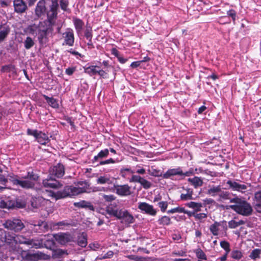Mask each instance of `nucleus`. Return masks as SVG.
<instances>
[{"mask_svg": "<svg viewBox=\"0 0 261 261\" xmlns=\"http://www.w3.org/2000/svg\"><path fill=\"white\" fill-rule=\"evenodd\" d=\"M227 184L228 185L230 188L233 190L238 191L241 192H244L247 189V187L245 185L240 184L236 181H232L228 180L227 182Z\"/></svg>", "mask_w": 261, "mask_h": 261, "instance_id": "obj_22", "label": "nucleus"}, {"mask_svg": "<svg viewBox=\"0 0 261 261\" xmlns=\"http://www.w3.org/2000/svg\"><path fill=\"white\" fill-rule=\"evenodd\" d=\"M221 188L220 186H213L209 189L207 193L212 196H215L220 192Z\"/></svg>", "mask_w": 261, "mask_h": 261, "instance_id": "obj_34", "label": "nucleus"}, {"mask_svg": "<svg viewBox=\"0 0 261 261\" xmlns=\"http://www.w3.org/2000/svg\"><path fill=\"white\" fill-rule=\"evenodd\" d=\"M66 253V252L65 250H63L61 249H57L54 251L53 256H55L56 257H60Z\"/></svg>", "mask_w": 261, "mask_h": 261, "instance_id": "obj_48", "label": "nucleus"}, {"mask_svg": "<svg viewBox=\"0 0 261 261\" xmlns=\"http://www.w3.org/2000/svg\"><path fill=\"white\" fill-rule=\"evenodd\" d=\"M197 257L199 259L206 260L207 257L205 253L200 248L196 249L194 251Z\"/></svg>", "mask_w": 261, "mask_h": 261, "instance_id": "obj_35", "label": "nucleus"}, {"mask_svg": "<svg viewBox=\"0 0 261 261\" xmlns=\"http://www.w3.org/2000/svg\"><path fill=\"white\" fill-rule=\"evenodd\" d=\"M24 45L25 48L29 49L34 46V42L31 37H28L24 41Z\"/></svg>", "mask_w": 261, "mask_h": 261, "instance_id": "obj_40", "label": "nucleus"}, {"mask_svg": "<svg viewBox=\"0 0 261 261\" xmlns=\"http://www.w3.org/2000/svg\"><path fill=\"white\" fill-rule=\"evenodd\" d=\"M60 7L61 9L64 11H66L68 5V0H60Z\"/></svg>", "mask_w": 261, "mask_h": 261, "instance_id": "obj_51", "label": "nucleus"}, {"mask_svg": "<svg viewBox=\"0 0 261 261\" xmlns=\"http://www.w3.org/2000/svg\"><path fill=\"white\" fill-rule=\"evenodd\" d=\"M115 163V162L113 159H108V160L104 161H101L100 162V165H103L105 164H110V163L113 164Z\"/></svg>", "mask_w": 261, "mask_h": 261, "instance_id": "obj_62", "label": "nucleus"}, {"mask_svg": "<svg viewBox=\"0 0 261 261\" xmlns=\"http://www.w3.org/2000/svg\"><path fill=\"white\" fill-rule=\"evenodd\" d=\"M29 244L28 246L36 249L40 248L43 247V242L42 239H33L29 240Z\"/></svg>", "mask_w": 261, "mask_h": 261, "instance_id": "obj_25", "label": "nucleus"}, {"mask_svg": "<svg viewBox=\"0 0 261 261\" xmlns=\"http://www.w3.org/2000/svg\"><path fill=\"white\" fill-rule=\"evenodd\" d=\"M49 202L42 197L32 198L31 200V205L34 208H38L45 203Z\"/></svg>", "mask_w": 261, "mask_h": 261, "instance_id": "obj_24", "label": "nucleus"}, {"mask_svg": "<svg viewBox=\"0 0 261 261\" xmlns=\"http://www.w3.org/2000/svg\"><path fill=\"white\" fill-rule=\"evenodd\" d=\"M29 239L25 237L16 234H11L9 232L6 234L5 242L8 246L10 251L16 253L21 252L22 258L28 261H37L42 257L41 252L30 253L25 251H21L19 244H24L28 246Z\"/></svg>", "mask_w": 261, "mask_h": 261, "instance_id": "obj_1", "label": "nucleus"}, {"mask_svg": "<svg viewBox=\"0 0 261 261\" xmlns=\"http://www.w3.org/2000/svg\"><path fill=\"white\" fill-rule=\"evenodd\" d=\"M230 201L234 203V204L230 205L229 207L238 214L244 216H248L252 214V207L251 204L246 200L236 198L231 200Z\"/></svg>", "mask_w": 261, "mask_h": 261, "instance_id": "obj_2", "label": "nucleus"}, {"mask_svg": "<svg viewBox=\"0 0 261 261\" xmlns=\"http://www.w3.org/2000/svg\"><path fill=\"white\" fill-rule=\"evenodd\" d=\"M125 171L129 172L133 174L131 178L129 179L130 182H137L140 184V185L145 189H148L151 188L152 184L149 181L147 180L144 177L137 174H134L135 171L132 170L129 168H124L121 170V174H123Z\"/></svg>", "mask_w": 261, "mask_h": 261, "instance_id": "obj_6", "label": "nucleus"}, {"mask_svg": "<svg viewBox=\"0 0 261 261\" xmlns=\"http://www.w3.org/2000/svg\"><path fill=\"white\" fill-rule=\"evenodd\" d=\"M58 8V0H51L49 10L46 12L47 19L50 23H51L52 21L57 17Z\"/></svg>", "mask_w": 261, "mask_h": 261, "instance_id": "obj_9", "label": "nucleus"}, {"mask_svg": "<svg viewBox=\"0 0 261 261\" xmlns=\"http://www.w3.org/2000/svg\"><path fill=\"white\" fill-rule=\"evenodd\" d=\"M118 202H114L110 204L106 207V212L107 213L114 217H115L117 218L118 216L121 212L122 209H119L118 207Z\"/></svg>", "mask_w": 261, "mask_h": 261, "instance_id": "obj_15", "label": "nucleus"}, {"mask_svg": "<svg viewBox=\"0 0 261 261\" xmlns=\"http://www.w3.org/2000/svg\"><path fill=\"white\" fill-rule=\"evenodd\" d=\"M11 3V1L10 0H1L0 1V5L3 7H7L10 6Z\"/></svg>", "mask_w": 261, "mask_h": 261, "instance_id": "obj_58", "label": "nucleus"}, {"mask_svg": "<svg viewBox=\"0 0 261 261\" xmlns=\"http://www.w3.org/2000/svg\"><path fill=\"white\" fill-rule=\"evenodd\" d=\"M103 197L106 201H112L115 199V197L113 195H103Z\"/></svg>", "mask_w": 261, "mask_h": 261, "instance_id": "obj_60", "label": "nucleus"}, {"mask_svg": "<svg viewBox=\"0 0 261 261\" xmlns=\"http://www.w3.org/2000/svg\"><path fill=\"white\" fill-rule=\"evenodd\" d=\"M242 253L241 251L235 250H233L231 253V256L232 258L239 260L242 257Z\"/></svg>", "mask_w": 261, "mask_h": 261, "instance_id": "obj_43", "label": "nucleus"}, {"mask_svg": "<svg viewBox=\"0 0 261 261\" xmlns=\"http://www.w3.org/2000/svg\"><path fill=\"white\" fill-rule=\"evenodd\" d=\"M98 68H99L98 66L91 65L88 67L85 68L84 71L86 73L88 74L90 76H92L97 73Z\"/></svg>", "mask_w": 261, "mask_h": 261, "instance_id": "obj_30", "label": "nucleus"}, {"mask_svg": "<svg viewBox=\"0 0 261 261\" xmlns=\"http://www.w3.org/2000/svg\"><path fill=\"white\" fill-rule=\"evenodd\" d=\"M27 134L29 135L34 136L37 141L41 144L45 145L49 141V138L48 136L45 133H42L41 131H38L37 130H32L31 129H28Z\"/></svg>", "mask_w": 261, "mask_h": 261, "instance_id": "obj_7", "label": "nucleus"}, {"mask_svg": "<svg viewBox=\"0 0 261 261\" xmlns=\"http://www.w3.org/2000/svg\"><path fill=\"white\" fill-rule=\"evenodd\" d=\"M75 70L76 68L75 67H71L66 69L65 73L68 75H71Z\"/></svg>", "mask_w": 261, "mask_h": 261, "instance_id": "obj_56", "label": "nucleus"}, {"mask_svg": "<svg viewBox=\"0 0 261 261\" xmlns=\"http://www.w3.org/2000/svg\"><path fill=\"white\" fill-rule=\"evenodd\" d=\"M42 27H43V22H40L38 25L34 24L29 25L27 29V32L30 35L36 36Z\"/></svg>", "mask_w": 261, "mask_h": 261, "instance_id": "obj_23", "label": "nucleus"}, {"mask_svg": "<svg viewBox=\"0 0 261 261\" xmlns=\"http://www.w3.org/2000/svg\"><path fill=\"white\" fill-rule=\"evenodd\" d=\"M96 182L97 184L104 185V184H112L113 181L110 177L108 175H105L103 176H100L96 179Z\"/></svg>", "mask_w": 261, "mask_h": 261, "instance_id": "obj_27", "label": "nucleus"}, {"mask_svg": "<svg viewBox=\"0 0 261 261\" xmlns=\"http://www.w3.org/2000/svg\"><path fill=\"white\" fill-rule=\"evenodd\" d=\"M245 223L243 220H240L236 221L234 220H232L228 222V226L229 228L233 229L238 227V226L243 225Z\"/></svg>", "mask_w": 261, "mask_h": 261, "instance_id": "obj_33", "label": "nucleus"}, {"mask_svg": "<svg viewBox=\"0 0 261 261\" xmlns=\"http://www.w3.org/2000/svg\"><path fill=\"white\" fill-rule=\"evenodd\" d=\"M227 15L232 17L233 20H235L236 13L234 10H231L227 12Z\"/></svg>", "mask_w": 261, "mask_h": 261, "instance_id": "obj_63", "label": "nucleus"}, {"mask_svg": "<svg viewBox=\"0 0 261 261\" xmlns=\"http://www.w3.org/2000/svg\"><path fill=\"white\" fill-rule=\"evenodd\" d=\"M97 74L102 78H107L108 75L107 73L105 71L100 69V68H98Z\"/></svg>", "mask_w": 261, "mask_h": 261, "instance_id": "obj_57", "label": "nucleus"}, {"mask_svg": "<svg viewBox=\"0 0 261 261\" xmlns=\"http://www.w3.org/2000/svg\"><path fill=\"white\" fill-rule=\"evenodd\" d=\"M261 254V250L259 249H255L252 251L249 255V257L252 259H256L260 257Z\"/></svg>", "mask_w": 261, "mask_h": 261, "instance_id": "obj_38", "label": "nucleus"}, {"mask_svg": "<svg viewBox=\"0 0 261 261\" xmlns=\"http://www.w3.org/2000/svg\"><path fill=\"white\" fill-rule=\"evenodd\" d=\"M64 42L63 45L66 44L69 46H72L74 42V37L73 31L70 28L66 30L65 32L62 34Z\"/></svg>", "mask_w": 261, "mask_h": 261, "instance_id": "obj_11", "label": "nucleus"}, {"mask_svg": "<svg viewBox=\"0 0 261 261\" xmlns=\"http://www.w3.org/2000/svg\"><path fill=\"white\" fill-rule=\"evenodd\" d=\"M73 23L77 33H81L84 25L83 21L80 19L75 18L73 20Z\"/></svg>", "mask_w": 261, "mask_h": 261, "instance_id": "obj_32", "label": "nucleus"}, {"mask_svg": "<svg viewBox=\"0 0 261 261\" xmlns=\"http://www.w3.org/2000/svg\"><path fill=\"white\" fill-rule=\"evenodd\" d=\"M138 208L142 212L152 216H154L156 214V211L153 208V206L146 202L139 203Z\"/></svg>", "mask_w": 261, "mask_h": 261, "instance_id": "obj_14", "label": "nucleus"}, {"mask_svg": "<svg viewBox=\"0 0 261 261\" xmlns=\"http://www.w3.org/2000/svg\"><path fill=\"white\" fill-rule=\"evenodd\" d=\"M188 181L190 182L195 188L202 186L203 184L202 179L198 176H195L193 178H189L188 179Z\"/></svg>", "mask_w": 261, "mask_h": 261, "instance_id": "obj_26", "label": "nucleus"}, {"mask_svg": "<svg viewBox=\"0 0 261 261\" xmlns=\"http://www.w3.org/2000/svg\"><path fill=\"white\" fill-rule=\"evenodd\" d=\"M46 12V7L45 0L39 1L36 7L35 14L38 17H40Z\"/></svg>", "mask_w": 261, "mask_h": 261, "instance_id": "obj_20", "label": "nucleus"}, {"mask_svg": "<svg viewBox=\"0 0 261 261\" xmlns=\"http://www.w3.org/2000/svg\"><path fill=\"white\" fill-rule=\"evenodd\" d=\"M74 205L80 207H89L90 209L93 207L90 202L84 200L74 203Z\"/></svg>", "mask_w": 261, "mask_h": 261, "instance_id": "obj_39", "label": "nucleus"}, {"mask_svg": "<svg viewBox=\"0 0 261 261\" xmlns=\"http://www.w3.org/2000/svg\"><path fill=\"white\" fill-rule=\"evenodd\" d=\"M136 168L137 170L136 171H135V173L136 172L139 174H144L145 173V169L144 168L138 166H137Z\"/></svg>", "mask_w": 261, "mask_h": 261, "instance_id": "obj_61", "label": "nucleus"}, {"mask_svg": "<svg viewBox=\"0 0 261 261\" xmlns=\"http://www.w3.org/2000/svg\"><path fill=\"white\" fill-rule=\"evenodd\" d=\"M37 225L40 227V229L43 231H47L48 229V226L45 222H39Z\"/></svg>", "mask_w": 261, "mask_h": 261, "instance_id": "obj_49", "label": "nucleus"}, {"mask_svg": "<svg viewBox=\"0 0 261 261\" xmlns=\"http://www.w3.org/2000/svg\"><path fill=\"white\" fill-rule=\"evenodd\" d=\"M206 213H195L194 218L195 220L202 221L207 217V211L205 209Z\"/></svg>", "mask_w": 261, "mask_h": 261, "instance_id": "obj_37", "label": "nucleus"}, {"mask_svg": "<svg viewBox=\"0 0 261 261\" xmlns=\"http://www.w3.org/2000/svg\"><path fill=\"white\" fill-rule=\"evenodd\" d=\"M42 184L45 188L53 189H58L62 186V184L56 180L54 177L49 175L47 178L43 180Z\"/></svg>", "mask_w": 261, "mask_h": 261, "instance_id": "obj_12", "label": "nucleus"}, {"mask_svg": "<svg viewBox=\"0 0 261 261\" xmlns=\"http://www.w3.org/2000/svg\"><path fill=\"white\" fill-rule=\"evenodd\" d=\"M46 33V28L43 27L40 28V30L38 32V34L39 35L38 38L39 39H42L44 37H45Z\"/></svg>", "mask_w": 261, "mask_h": 261, "instance_id": "obj_47", "label": "nucleus"}, {"mask_svg": "<svg viewBox=\"0 0 261 261\" xmlns=\"http://www.w3.org/2000/svg\"><path fill=\"white\" fill-rule=\"evenodd\" d=\"M220 246L226 251V254H228L230 251V245L229 243L225 241H221L220 242Z\"/></svg>", "mask_w": 261, "mask_h": 261, "instance_id": "obj_44", "label": "nucleus"}, {"mask_svg": "<svg viewBox=\"0 0 261 261\" xmlns=\"http://www.w3.org/2000/svg\"><path fill=\"white\" fill-rule=\"evenodd\" d=\"M114 255V253L112 251H109L106 254H105L103 256L99 257L98 258L100 259H105V258H110L113 257Z\"/></svg>", "mask_w": 261, "mask_h": 261, "instance_id": "obj_54", "label": "nucleus"}, {"mask_svg": "<svg viewBox=\"0 0 261 261\" xmlns=\"http://www.w3.org/2000/svg\"><path fill=\"white\" fill-rule=\"evenodd\" d=\"M44 97L48 103L53 108L58 107V103L56 99L54 98L49 97L47 96H44Z\"/></svg>", "mask_w": 261, "mask_h": 261, "instance_id": "obj_41", "label": "nucleus"}, {"mask_svg": "<svg viewBox=\"0 0 261 261\" xmlns=\"http://www.w3.org/2000/svg\"><path fill=\"white\" fill-rule=\"evenodd\" d=\"M109 150L108 149H105L104 150H101L97 155L94 157V160L96 161L98 159H102L103 158L107 157L109 154Z\"/></svg>", "mask_w": 261, "mask_h": 261, "instance_id": "obj_36", "label": "nucleus"}, {"mask_svg": "<svg viewBox=\"0 0 261 261\" xmlns=\"http://www.w3.org/2000/svg\"><path fill=\"white\" fill-rule=\"evenodd\" d=\"M218 195L221 198H222L223 199H228L229 196V194L228 192L222 191L221 190L220 191V192H219Z\"/></svg>", "mask_w": 261, "mask_h": 261, "instance_id": "obj_59", "label": "nucleus"}, {"mask_svg": "<svg viewBox=\"0 0 261 261\" xmlns=\"http://www.w3.org/2000/svg\"><path fill=\"white\" fill-rule=\"evenodd\" d=\"M182 212H184V208L180 206H178L171 210H168L167 213L168 214H173V213H181Z\"/></svg>", "mask_w": 261, "mask_h": 261, "instance_id": "obj_46", "label": "nucleus"}, {"mask_svg": "<svg viewBox=\"0 0 261 261\" xmlns=\"http://www.w3.org/2000/svg\"><path fill=\"white\" fill-rule=\"evenodd\" d=\"M183 172L180 167L168 169L163 175L164 178H169L175 175H181Z\"/></svg>", "mask_w": 261, "mask_h": 261, "instance_id": "obj_19", "label": "nucleus"}, {"mask_svg": "<svg viewBox=\"0 0 261 261\" xmlns=\"http://www.w3.org/2000/svg\"><path fill=\"white\" fill-rule=\"evenodd\" d=\"M148 172L150 175L153 176L159 177L161 176V174H160V172L156 169H149Z\"/></svg>", "mask_w": 261, "mask_h": 261, "instance_id": "obj_53", "label": "nucleus"}, {"mask_svg": "<svg viewBox=\"0 0 261 261\" xmlns=\"http://www.w3.org/2000/svg\"><path fill=\"white\" fill-rule=\"evenodd\" d=\"M187 193L186 194L182 193L180 195V199L182 200H189L193 199V190L190 188L186 189Z\"/></svg>", "mask_w": 261, "mask_h": 261, "instance_id": "obj_31", "label": "nucleus"}, {"mask_svg": "<svg viewBox=\"0 0 261 261\" xmlns=\"http://www.w3.org/2000/svg\"><path fill=\"white\" fill-rule=\"evenodd\" d=\"M121 220V222L126 225H129L133 223L135 221V218L127 210H122L120 214L117 217Z\"/></svg>", "mask_w": 261, "mask_h": 261, "instance_id": "obj_8", "label": "nucleus"}, {"mask_svg": "<svg viewBox=\"0 0 261 261\" xmlns=\"http://www.w3.org/2000/svg\"><path fill=\"white\" fill-rule=\"evenodd\" d=\"M7 182V179L3 175L0 174V190L5 188L4 186H5Z\"/></svg>", "mask_w": 261, "mask_h": 261, "instance_id": "obj_52", "label": "nucleus"}, {"mask_svg": "<svg viewBox=\"0 0 261 261\" xmlns=\"http://www.w3.org/2000/svg\"><path fill=\"white\" fill-rule=\"evenodd\" d=\"M253 200L254 209L258 213H261V191L255 193Z\"/></svg>", "mask_w": 261, "mask_h": 261, "instance_id": "obj_21", "label": "nucleus"}, {"mask_svg": "<svg viewBox=\"0 0 261 261\" xmlns=\"http://www.w3.org/2000/svg\"><path fill=\"white\" fill-rule=\"evenodd\" d=\"M158 204L161 211L162 212H165L168 206V202L167 201H161Z\"/></svg>", "mask_w": 261, "mask_h": 261, "instance_id": "obj_50", "label": "nucleus"}, {"mask_svg": "<svg viewBox=\"0 0 261 261\" xmlns=\"http://www.w3.org/2000/svg\"><path fill=\"white\" fill-rule=\"evenodd\" d=\"M3 225L5 228L15 232H20L25 227L21 220L16 218H13L6 220Z\"/></svg>", "mask_w": 261, "mask_h": 261, "instance_id": "obj_5", "label": "nucleus"}, {"mask_svg": "<svg viewBox=\"0 0 261 261\" xmlns=\"http://www.w3.org/2000/svg\"><path fill=\"white\" fill-rule=\"evenodd\" d=\"M65 173L64 167L63 165L58 164L57 165L51 167L49 170V176L53 177L60 178Z\"/></svg>", "mask_w": 261, "mask_h": 261, "instance_id": "obj_13", "label": "nucleus"}, {"mask_svg": "<svg viewBox=\"0 0 261 261\" xmlns=\"http://www.w3.org/2000/svg\"><path fill=\"white\" fill-rule=\"evenodd\" d=\"M116 193L122 196L130 195L132 193L130 187L128 185H117L115 186Z\"/></svg>", "mask_w": 261, "mask_h": 261, "instance_id": "obj_16", "label": "nucleus"}, {"mask_svg": "<svg viewBox=\"0 0 261 261\" xmlns=\"http://www.w3.org/2000/svg\"><path fill=\"white\" fill-rule=\"evenodd\" d=\"M159 222L161 225H168L171 224V219L169 217L164 216L159 220Z\"/></svg>", "mask_w": 261, "mask_h": 261, "instance_id": "obj_42", "label": "nucleus"}, {"mask_svg": "<svg viewBox=\"0 0 261 261\" xmlns=\"http://www.w3.org/2000/svg\"><path fill=\"white\" fill-rule=\"evenodd\" d=\"M10 32V29L7 26L0 27V42L3 41Z\"/></svg>", "mask_w": 261, "mask_h": 261, "instance_id": "obj_29", "label": "nucleus"}, {"mask_svg": "<svg viewBox=\"0 0 261 261\" xmlns=\"http://www.w3.org/2000/svg\"><path fill=\"white\" fill-rule=\"evenodd\" d=\"M79 245L81 247H85L87 245V239L85 236H83L79 240Z\"/></svg>", "mask_w": 261, "mask_h": 261, "instance_id": "obj_55", "label": "nucleus"}, {"mask_svg": "<svg viewBox=\"0 0 261 261\" xmlns=\"http://www.w3.org/2000/svg\"><path fill=\"white\" fill-rule=\"evenodd\" d=\"M220 227L226 228V222L215 221L210 227V230L214 236H218Z\"/></svg>", "mask_w": 261, "mask_h": 261, "instance_id": "obj_18", "label": "nucleus"}, {"mask_svg": "<svg viewBox=\"0 0 261 261\" xmlns=\"http://www.w3.org/2000/svg\"><path fill=\"white\" fill-rule=\"evenodd\" d=\"M54 238L58 243L61 245H65L72 240V237L69 233L60 232L54 234Z\"/></svg>", "mask_w": 261, "mask_h": 261, "instance_id": "obj_10", "label": "nucleus"}, {"mask_svg": "<svg viewBox=\"0 0 261 261\" xmlns=\"http://www.w3.org/2000/svg\"><path fill=\"white\" fill-rule=\"evenodd\" d=\"M85 36L86 38L90 41L92 38V29L90 27H87L85 31Z\"/></svg>", "mask_w": 261, "mask_h": 261, "instance_id": "obj_45", "label": "nucleus"}, {"mask_svg": "<svg viewBox=\"0 0 261 261\" xmlns=\"http://www.w3.org/2000/svg\"><path fill=\"white\" fill-rule=\"evenodd\" d=\"M13 7L15 12L18 13H24L27 9V4L23 0H14Z\"/></svg>", "mask_w": 261, "mask_h": 261, "instance_id": "obj_17", "label": "nucleus"}, {"mask_svg": "<svg viewBox=\"0 0 261 261\" xmlns=\"http://www.w3.org/2000/svg\"><path fill=\"white\" fill-rule=\"evenodd\" d=\"M141 63H142V61H140L134 62L131 64L130 66L132 68H136V67L139 66Z\"/></svg>", "mask_w": 261, "mask_h": 261, "instance_id": "obj_64", "label": "nucleus"}, {"mask_svg": "<svg viewBox=\"0 0 261 261\" xmlns=\"http://www.w3.org/2000/svg\"><path fill=\"white\" fill-rule=\"evenodd\" d=\"M38 176L33 172H28L27 174L21 177H17L12 180L13 185L20 186L21 188H32L35 185V181L37 180Z\"/></svg>", "mask_w": 261, "mask_h": 261, "instance_id": "obj_4", "label": "nucleus"}, {"mask_svg": "<svg viewBox=\"0 0 261 261\" xmlns=\"http://www.w3.org/2000/svg\"><path fill=\"white\" fill-rule=\"evenodd\" d=\"M85 190L82 188L73 187L72 186H66L63 190L54 192L53 191L48 192V195L56 200L64 198L68 196H72L83 193Z\"/></svg>", "mask_w": 261, "mask_h": 261, "instance_id": "obj_3", "label": "nucleus"}, {"mask_svg": "<svg viewBox=\"0 0 261 261\" xmlns=\"http://www.w3.org/2000/svg\"><path fill=\"white\" fill-rule=\"evenodd\" d=\"M186 205L194 210V212L198 213L201 211L202 204L201 203L191 201L186 204Z\"/></svg>", "mask_w": 261, "mask_h": 261, "instance_id": "obj_28", "label": "nucleus"}]
</instances>
